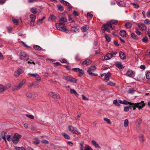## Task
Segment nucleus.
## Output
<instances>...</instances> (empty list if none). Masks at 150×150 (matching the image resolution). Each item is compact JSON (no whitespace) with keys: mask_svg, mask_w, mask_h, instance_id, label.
Returning <instances> with one entry per match:
<instances>
[{"mask_svg":"<svg viewBox=\"0 0 150 150\" xmlns=\"http://www.w3.org/2000/svg\"><path fill=\"white\" fill-rule=\"evenodd\" d=\"M70 93L71 94H74L75 95H78V93L74 89H71Z\"/></svg>","mask_w":150,"mask_h":150,"instance_id":"46","label":"nucleus"},{"mask_svg":"<svg viewBox=\"0 0 150 150\" xmlns=\"http://www.w3.org/2000/svg\"><path fill=\"white\" fill-rule=\"evenodd\" d=\"M113 57L112 54L110 52L108 53L104 57V59L105 60H108L111 59Z\"/></svg>","mask_w":150,"mask_h":150,"instance_id":"14","label":"nucleus"},{"mask_svg":"<svg viewBox=\"0 0 150 150\" xmlns=\"http://www.w3.org/2000/svg\"><path fill=\"white\" fill-rule=\"evenodd\" d=\"M26 96L27 97L30 98L34 99L35 98V95L34 94H32L29 92H27L26 93Z\"/></svg>","mask_w":150,"mask_h":150,"instance_id":"9","label":"nucleus"},{"mask_svg":"<svg viewBox=\"0 0 150 150\" xmlns=\"http://www.w3.org/2000/svg\"><path fill=\"white\" fill-rule=\"evenodd\" d=\"M131 37L134 39H137V36L134 33H131Z\"/></svg>","mask_w":150,"mask_h":150,"instance_id":"52","label":"nucleus"},{"mask_svg":"<svg viewBox=\"0 0 150 150\" xmlns=\"http://www.w3.org/2000/svg\"><path fill=\"white\" fill-rule=\"evenodd\" d=\"M71 31L73 33H78L79 31V30L77 27H74L71 26Z\"/></svg>","mask_w":150,"mask_h":150,"instance_id":"16","label":"nucleus"},{"mask_svg":"<svg viewBox=\"0 0 150 150\" xmlns=\"http://www.w3.org/2000/svg\"><path fill=\"white\" fill-rule=\"evenodd\" d=\"M146 78L148 79H150V72H148L147 73Z\"/></svg>","mask_w":150,"mask_h":150,"instance_id":"60","label":"nucleus"},{"mask_svg":"<svg viewBox=\"0 0 150 150\" xmlns=\"http://www.w3.org/2000/svg\"><path fill=\"white\" fill-rule=\"evenodd\" d=\"M144 23L147 24L149 25L150 24V21L149 19H146L144 20Z\"/></svg>","mask_w":150,"mask_h":150,"instance_id":"61","label":"nucleus"},{"mask_svg":"<svg viewBox=\"0 0 150 150\" xmlns=\"http://www.w3.org/2000/svg\"><path fill=\"white\" fill-rule=\"evenodd\" d=\"M33 48L35 50H40L42 49V48L40 46L37 45H34Z\"/></svg>","mask_w":150,"mask_h":150,"instance_id":"35","label":"nucleus"},{"mask_svg":"<svg viewBox=\"0 0 150 150\" xmlns=\"http://www.w3.org/2000/svg\"><path fill=\"white\" fill-rule=\"evenodd\" d=\"M147 40L148 39L146 37H145L142 39V41L145 42H146Z\"/></svg>","mask_w":150,"mask_h":150,"instance_id":"64","label":"nucleus"},{"mask_svg":"<svg viewBox=\"0 0 150 150\" xmlns=\"http://www.w3.org/2000/svg\"><path fill=\"white\" fill-rule=\"evenodd\" d=\"M25 83V80H23L18 85V86L21 88L22 86Z\"/></svg>","mask_w":150,"mask_h":150,"instance_id":"30","label":"nucleus"},{"mask_svg":"<svg viewBox=\"0 0 150 150\" xmlns=\"http://www.w3.org/2000/svg\"><path fill=\"white\" fill-rule=\"evenodd\" d=\"M82 31L83 32L86 31L89 28V26L88 25H85L81 28Z\"/></svg>","mask_w":150,"mask_h":150,"instance_id":"20","label":"nucleus"},{"mask_svg":"<svg viewBox=\"0 0 150 150\" xmlns=\"http://www.w3.org/2000/svg\"><path fill=\"white\" fill-rule=\"evenodd\" d=\"M139 140L141 142H143L145 140V139L144 138V136L143 134H141L139 137Z\"/></svg>","mask_w":150,"mask_h":150,"instance_id":"34","label":"nucleus"},{"mask_svg":"<svg viewBox=\"0 0 150 150\" xmlns=\"http://www.w3.org/2000/svg\"><path fill=\"white\" fill-rule=\"evenodd\" d=\"M20 59L23 61H27L28 60V55L24 52H21L20 54Z\"/></svg>","mask_w":150,"mask_h":150,"instance_id":"5","label":"nucleus"},{"mask_svg":"<svg viewBox=\"0 0 150 150\" xmlns=\"http://www.w3.org/2000/svg\"><path fill=\"white\" fill-rule=\"evenodd\" d=\"M30 17L31 19L30 25L31 26H33L35 23L36 16L34 15L31 14L30 15Z\"/></svg>","mask_w":150,"mask_h":150,"instance_id":"8","label":"nucleus"},{"mask_svg":"<svg viewBox=\"0 0 150 150\" xmlns=\"http://www.w3.org/2000/svg\"><path fill=\"white\" fill-rule=\"evenodd\" d=\"M15 150H25L24 148L23 147H15Z\"/></svg>","mask_w":150,"mask_h":150,"instance_id":"44","label":"nucleus"},{"mask_svg":"<svg viewBox=\"0 0 150 150\" xmlns=\"http://www.w3.org/2000/svg\"><path fill=\"white\" fill-rule=\"evenodd\" d=\"M132 105V104H130V106L129 107H125L124 108V110L125 112H128L129 110V109L131 108H132V107L131 106Z\"/></svg>","mask_w":150,"mask_h":150,"instance_id":"36","label":"nucleus"},{"mask_svg":"<svg viewBox=\"0 0 150 150\" xmlns=\"http://www.w3.org/2000/svg\"><path fill=\"white\" fill-rule=\"evenodd\" d=\"M56 18V17L52 15L49 18L48 20L49 21H53L55 20Z\"/></svg>","mask_w":150,"mask_h":150,"instance_id":"19","label":"nucleus"},{"mask_svg":"<svg viewBox=\"0 0 150 150\" xmlns=\"http://www.w3.org/2000/svg\"><path fill=\"white\" fill-rule=\"evenodd\" d=\"M90 60H85L82 62V64H90Z\"/></svg>","mask_w":150,"mask_h":150,"instance_id":"42","label":"nucleus"},{"mask_svg":"<svg viewBox=\"0 0 150 150\" xmlns=\"http://www.w3.org/2000/svg\"><path fill=\"white\" fill-rule=\"evenodd\" d=\"M119 56L122 59H126V55L122 52L120 51L119 52Z\"/></svg>","mask_w":150,"mask_h":150,"instance_id":"17","label":"nucleus"},{"mask_svg":"<svg viewBox=\"0 0 150 150\" xmlns=\"http://www.w3.org/2000/svg\"><path fill=\"white\" fill-rule=\"evenodd\" d=\"M21 135L18 134H15L13 138L12 141L14 143H17L19 141V139L21 137Z\"/></svg>","mask_w":150,"mask_h":150,"instance_id":"7","label":"nucleus"},{"mask_svg":"<svg viewBox=\"0 0 150 150\" xmlns=\"http://www.w3.org/2000/svg\"><path fill=\"white\" fill-rule=\"evenodd\" d=\"M125 26L127 28H129L131 27L132 24L130 23H127L125 24Z\"/></svg>","mask_w":150,"mask_h":150,"instance_id":"41","label":"nucleus"},{"mask_svg":"<svg viewBox=\"0 0 150 150\" xmlns=\"http://www.w3.org/2000/svg\"><path fill=\"white\" fill-rule=\"evenodd\" d=\"M109 22L107 23L106 25H103L102 27V29L104 30L107 31L108 32H110V30L113 29L112 25Z\"/></svg>","mask_w":150,"mask_h":150,"instance_id":"4","label":"nucleus"},{"mask_svg":"<svg viewBox=\"0 0 150 150\" xmlns=\"http://www.w3.org/2000/svg\"><path fill=\"white\" fill-rule=\"evenodd\" d=\"M85 150H92L91 147L87 145H85Z\"/></svg>","mask_w":150,"mask_h":150,"instance_id":"50","label":"nucleus"},{"mask_svg":"<svg viewBox=\"0 0 150 150\" xmlns=\"http://www.w3.org/2000/svg\"><path fill=\"white\" fill-rule=\"evenodd\" d=\"M116 66L119 69H122L124 68V66L121 64V63L117 62L116 63Z\"/></svg>","mask_w":150,"mask_h":150,"instance_id":"26","label":"nucleus"},{"mask_svg":"<svg viewBox=\"0 0 150 150\" xmlns=\"http://www.w3.org/2000/svg\"><path fill=\"white\" fill-rule=\"evenodd\" d=\"M6 134L7 133L6 132H2L1 133L2 138L4 140L5 142H7V141L6 139Z\"/></svg>","mask_w":150,"mask_h":150,"instance_id":"21","label":"nucleus"},{"mask_svg":"<svg viewBox=\"0 0 150 150\" xmlns=\"http://www.w3.org/2000/svg\"><path fill=\"white\" fill-rule=\"evenodd\" d=\"M12 21L13 23L16 24H17L18 23V20L16 19L13 18L12 19Z\"/></svg>","mask_w":150,"mask_h":150,"instance_id":"57","label":"nucleus"},{"mask_svg":"<svg viewBox=\"0 0 150 150\" xmlns=\"http://www.w3.org/2000/svg\"><path fill=\"white\" fill-rule=\"evenodd\" d=\"M135 32L138 35H140L141 34V33L138 30L137 28H136Z\"/></svg>","mask_w":150,"mask_h":150,"instance_id":"62","label":"nucleus"},{"mask_svg":"<svg viewBox=\"0 0 150 150\" xmlns=\"http://www.w3.org/2000/svg\"><path fill=\"white\" fill-rule=\"evenodd\" d=\"M35 139L36 140L33 141V143L37 145L40 142L39 139L37 138H36Z\"/></svg>","mask_w":150,"mask_h":150,"instance_id":"51","label":"nucleus"},{"mask_svg":"<svg viewBox=\"0 0 150 150\" xmlns=\"http://www.w3.org/2000/svg\"><path fill=\"white\" fill-rule=\"evenodd\" d=\"M68 128L69 131L74 134L79 135L81 134L80 132L76 127L69 125L68 126Z\"/></svg>","mask_w":150,"mask_h":150,"instance_id":"3","label":"nucleus"},{"mask_svg":"<svg viewBox=\"0 0 150 150\" xmlns=\"http://www.w3.org/2000/svg\"><path fill=\"white\" fill-rule=\"evenodd\" d=\"M104 120L107 122L108 123L110 124L111 123V122L110 121V120L108 118L105 117L103 119Z\"/></svg>","mask_w":150,"mask_h":150,"instance_id":"54","label":"nucleus"},{"mask_svg":"<svg viewBox=\"0 0 150 150\" xmlns=\"http://www.w3.org/2000/svg\"><path fill=\"white\" fill-rule=\"evenodd\" d=\"M93 145L95 146L96 148H100V146L98 145L97 142L94 140H92L91 141Z\"/></svg>","mask_w":150,"mask_h":150,"instance_id":"22","label":"nucleus"},{"mask_svg":"<svg viewBox=\"0 0 150 150\" xmlns=\"http://www.w3.org/2000/svg\"><path fill=\"white\" fill-rule=\"evenodd\" d=\"M132 103H131L130 102H128V101L126 100H124L123 101V104H125V105H128L129 104L130 105V104H131Z\"/></svg>","mask_w":150,"mask_h":150,"instance_id":"56","label":"nucleus"},{"mask_svg":"<svg viewBox=\"0 0 150 150\" xmlns=\"http://www.w3.org/2000/svg\"><path fill=\"white\" fill-rule=\"evenodd\" d=\"M42 142L43 143H44V144H48L49 143L48 141L47 140H42Z\"/></svg>","mask_w":150,"mask_h":150,"instance_id":"63","label":"nucleus"},{"mask_svg":"<svg viewBox=\"0 0 150 150\" xmlns=\"http://www.w3.org/2000/svg\"><path fill=\"white\" fill-rule=\"evenodd\" d=\"M107 84L108 85L112 86H115V83H113L111 81H110L108 82L107 83Z\"/></svg>","mask_w":150,"mask_h":150,"instance_id":"37","label":"nucleus"},{"mask_svg":"<svg viewBox=\"0 0 150 150\" xmlns=\"http://www.w3.org/2000/svg\"><path fill=\"white\" fill-rule=\"evenodd\" d=\"M26 116L27 117H29L32 119H33L34 118V116L31 115L26 114Z\"/></svg>","mask_w":150,"mask_h":150,"instance_id":"55","label":"nucleus"},{"mask_svg":"<svg viewBox=\"0 0 150 150\" xmlns=\"http://www.w3.org/2000/svg\"><path fill=\"white\" fill-rule=\"evenodd\" d=\"M23 73V70L20 69H18L14 73V75L16 77H17L21 73Z\"/></svg>","mask_w":150,"mask_h":150,"instance_id":"13","label":"nucleus"},{"mask_svg":"<svg viewBox=\"0 0 150 150\" xmlns=\"http://www.w3.org/2000/svg\"><path fill=\"white\" fill-rule=\"evenodd\" d=\"M138 25L140 29L142 30H145L146 29V27L145 25L143 23H139L138 24Z\"/></svg>","mask_w":150,"mask_h":150,"instance_id":"10","label":"nucleus"},{"mask_svg":"<svg viewBox=\"0 0 150 150\" xmlns=\"http://www.w3.org/2000/svg\"><path fill=\"white\" fill-rule=\"evenodd\" d=\"M105 37L108 42H109L110 41V38L109 36H108L106 34L105 35Z\"/></svg>","mask_w":150,"mask_h":150,"instance_id":"53","label":"nucleus"},{"mask_svg":"<svg viewBox=\"0 0 150 150\" xmlns=\"http://www.w3.org/2000/svg\"><path fill=\"white\" fill-rule=\"evenodd\" d=\"M145 59L147 63L150 62V51L147 52L145 57Z\"/></svg>","mask_w":150,"mask_h":150,"instance_id":"11","label":"nucleus"},{"mask_svg":"<svg viewBox=\"0 0 150 150\" xmlns=\"http://www.w3.org/2000/svg\"><path fill=\"white\" fill-rule=\"evenodd\" d=\"M59 22H63L65 23L67 21V18L65 17H61L59 19Z\"/></svg>","mask_w":150,"mask_h":150,"instance_id":"25","label":"nucleus"},{"mask_svg":"<svg viewBox=\"0 0 150 150\" xmlns=\"http://www.w3.org/2000/svg\"><path fill=\"white\" fill-rule=\"evenodd\" d=\"M135 91V90L134 88H129V93L131 94L133 93Z\"/></svg>","mask_w":150,"mask_h":150,"instance_id":"45","label":"nucleus"},{"mask_svg":"<svg viewBox=\"0 0 150 150\" xmlns=\"http://www.w3.org/2000/svg\"><path fill=\"white\" fill-rule=\"evenodd\" d=\"M57 6L58 10H59L61 11H62L63 10L64 7L63 6L59 4H57Z\"/></svg>","mask_w":150,"mask_h":150,"instance_id":"27","label":"nucleus"},{"mask_svg":"<svg viewBox=\"0 0 150 150\" xmlns=\"http://www.w3.org/2000/svg\"><path fill=\"white\" fill-rule=\"evenodd\" d=\"M60 2L67 6H69L70 5V4L69 2L64 0H61Z\"/></svg>","mask_w":150,"mask_h":150,"instance_id":"33","label":"nucleus"},{"mask_svg":"<svg viewBox=\"0 0 150 150\" xmlns=\"http://www.w3.org/2000/svg\"><path fill=\"white\" fill-rule=\"evenodd\" d=\"M78 71H79V75L80 76H81L84 74L83 71V70L81 69H80Z\"/></svg>","mask_w":150,"mask_h":150,"instance_id":"48","label":"nucleus"},{"mask_svg":"<svg viewBox=\"0 0 150 150\" xmlns=\"http://www.w3.org/2000/svg\"><path fill=\"white\" fill-rule=\"evenodd\" d=\"M62 135L64 137L67 139H69L70 138V136L65 133H63L62 134Z\"/></svg>","mask_w":150,"mask_h":150,"instance_id":"38","label":"nucleus"},{"mask_svg":"<svg viewBox=\"0 0 150 150\" xmlns=\"http://www.w3.org/2000/svg\"><path fill=\"white\" fill-rule=\"evenodd\" d=\"M113 103L116 106H119L120 105V104L118 102L117 100H115L113 101Z\"/></svg>","mask_w":150,"mask_h":150,"instance_id":"49","label":"nucleus"},{"mask_svg":"<svg viewBox=\"0 0 150 150\" xmlns=\"http://www.w3.org/2000/svg\"><path fill=\"white\" fill-rule=\"evenodd\" d=\"M4 91V86L0 84V93H1Z\"/></svg>","mask_w":150,"mask_h":150,"instance_id":"47","label":"nucleus"},{"mask_svg":"<svg viewBox=\"0 0 150 150\" xmlns=\"http://www.w3.org/2000/svg\"><path fill=\"white\" fill-rule=\"evenodd\" d=\"M49 95L50 96L54 98H60L59 95H57L53 92H51L49 93Z\"/></svg>","mask_w":150,"mask_h":150,"instance_id":"12","label":"nucleus"},{"mask_svg":"<svg viewBox=\"0 0 150 150\" xmlns=\"http://www.w3.org/2000/svg\"><path fill=\"white\" fill-rule=\"evenodd\" d=\"M63 79L67 81L72 83H75L77 81V80L75 79L68 76H63Z\"/></svg>","mask_w":150,"mask_h":150,"instance_id":"6","label":"nucleus"},{"mask_svg":"<svg viewBox=\"0 0 150 150\" xmlns=\"http://www.w3.org/2000/svg\"><path fill=\"white\" fill-rule=\"evenodd\" d=\"M34 77H35L36 80L38 81H40L41 80V78L40 76L37 74H36L35 76Z\"/></svg>","mask_w":150,"mask_h":150,"instance_id":"39","label":"nucleus"},{"mask_svg":"<svg viewBox=\"0 0 150 150\" xmlns=\"http://www.w3.org/2000/svg\"><path fill=\"white\" fill-rule=\"evenodd\" d=\"M11 86V84L9 83L6 85L4 86V91L6 90L9 89Z\"/></svg>","mask_w":150,"mask_h":150,"instance_id":"32","label":"nucleus"},{"mask_svg":"<svg viewBox=\"0 0 150 150\" xmlns=\"http://www.w3.org/2000/svg\"><path fill=\"white\" fill-rule=\"evenodd\" d=\"M55 26L57 29L58 30L65 32L67 33H69L70 32L69 30L65 27L64 24L63 23H57L55 24Z\"/></svg>","mask_w":150,"mask_h":150,"instance_id":"2","label":"nucleus"},{"mask_svg":"<svg viewBox=\"0 0 150 150\" xmlns=\"http://www.w3.org/2000/svg\"><path fill=\"white\" fill-rule=\"evenodd\" d=\"M129 123V122L128 119H126L125 120L124 122V126L126 127H127Z\"/></svg>","mask_w":150,"mask_h":150,"instance_id":"31","label":"nucleus"},{"mask_svg":"<svg viewBox=\"0 0 150 150\" xmlns=\"http://www.w3.org/2000/svg\"><path fill=\"white\" fill-rule=\"evenodd\" d=\"M117 3L118 5L122 6H125L126 5L125 3L122 1H117Z\"/></svg>","mask_w":150,"mask_h":150,"instance_id":"18","label":"nucleus"},{"mask_svg":"<svg viewBox=\"0 0 150 150\" xmlns=\"http://www.w3.org/2000/svg\"><path fill=\"white\" fill-rule=\"evenodd\" d=\"M93 71H92L91 70H90L89 69L87 70V72L90 75L92 76H96L97 74H95L93 73Z\"/></svg>","mask_w":150,"mask_h":150,"instance_id":"29","label":"nucleus"},{"mask_svg":"<svg viewBox=\"0 0 150 150\" xmlns=\"http://www.w3.org/2000/svg\"><path fill=\"white\" fill-rule=\"evenodd\" d=\"M111 74L110 72H108L105 75V80L108 81L109 79V77L111 76Z\"/></svg>","mask_w":150,"mask_h":150,"instance_id":"23","label":"nucleus"},{"mask_svg":"<svg viewBox=\"0 0 150 150\" xmlns=\"http://www.w3.org/2000/svg\"><path fill=\"white\" fill-rule=\"evenodd\" d=\"M111 25L116 24L117 23V21L116 20H112L109 22Z\"/></svg>","mask_w":150,"mask_h":150,"instance_id":"43","label":"nucleus"},{"mask_svg":"<svg viewBox=\"0 0 150 150\" xmlns=\"http://www.w3.org/2000/svg\"><path fill=\"white\" fill-rule=\"evenodd\" d=\"M82 99L83 100H88V98L86 97L84 95H82Z\"/></svg>","mask_w":150,"mask_h":150,"instance_id":"59","label":"nucleus"},{"mask_svg":"<svg viewBox=\"0 0 150 150\" xmlns=\"http://www.w3.org/2000/svg\"><path fill=\"white\" fill-rule=\"evenodd\" d=\"M30 11L32 13L34 14L36 13L37 12L36 8L35 7L31 8L30 9Z\"/></svg>","mask_w":150,"mask_h":150,"instance_id":"28","label":"nucleus"},{"mask_svg":"<svg viewBox=\"0 0 150 150\" xmlns=\"http://www.w3.org/2000/svg\"><path fill=\"white\" fill-rule=\"evenodd\" d=\"M21 88L19 87L18 85H16L14 86L12 88L13 91H16L20 89Z\"/></svg>","mask_w":150,"mask_h":150,"instance_id":"40","label":"nucleus"},{"mask_svg":"<svg viewBox=\"0 0 150 150\" xmlns=\"http://www.w3.org/2000/svg\"><path fill=\"white\" fill-rule=\"evenodd\" d=\"M125 75L129 77H133L134 75V72L132 70H129L127 71Z\"/></svg>","mask_w":150,"mask_h":150,"instance_id":"15","label":"nucleus"},{"mask_svg":"<svg viewBox=\"0 0 150 150\" xmlns=\"http://www.w3.org/2000/svg\"><path fill=\"white\" fill-rule=\"evenodd\" d=\"M132 5L134 8H137L139 7V5L137 4H135L134 3H132Z\"/></svg>","mask_w":150,"mask_h":150,"instance_id":"58","label":"nucleus"},{"mask_svg":"<svg viewBox=\"0 0 150 150\" xmlns=\"http://www.w3.org/2000/svg\"><path fill=\"white\" fill-rule=\"evenodd\" d=\"M145 105V103L143 101H142L140 103H132L131 106L133 108V110H135L136 108H138L139 110L143 108Z\"/></svg>","mask_w":150,"mask_h":150,"instance_id":"1","label":"nucleus"},{"mask_svg":"<svg viewBox=\"0 0 150 150\" xmlns=\"http://www.w3.org/2000/svg\"><path fill=\"white\" fill-rule=\"evenodd\" d=\"M120 35L123 37H125L126 36V32L125 30H122L120 31Z\"/></svg>","mask_w":150,"mask_h":150,"instance_id":"24","label":"nucleus"}]
</instances>
